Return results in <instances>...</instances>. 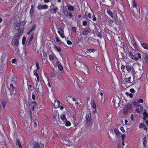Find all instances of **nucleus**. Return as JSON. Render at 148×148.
<instances>
[{
	"mask_svg": "<svg viewBox=\"0 0 148 148\" xmlns=\"http://www.w3.org/2000/svg\"><path fill=\"white\" fill-rule=\"evenodd\" d=\"M144 115L143 119L146 124L148 125V114L146 112H144L143 113Z\"/></svg>",
	"mask_w": 148,
	"mask_h": 148,
	"instance_id": "nucleus-11",
	"label": "nucleus"
},
{
	"mask_svg": "<svg viewBox=\"0 0 148 148\" xmlns=\"http://www.w3.org/2000/svg\"><path fill=\"white\" fill-rule=\"evenodd\" d=\"M91 107L93 109H95L96 107V105L94 101L93 100L91 102Z\"/></svg>",
	"mask_w": 148,
	"mask_h": 148,
	"instance_id": "nucleus-25",
	"label": "nucleus"
},
{
	"mask_svg": "<svg viewBox=\"0 0 148 148\" xmlns=\"http://www.w3.org/2000/svg\"><path fill=\"white\" fill-rule=\"evenodd\" d=\"M133 104L135 106L137 107L140 105L139 103V101L138 100H136L135 101L133 102Z\"/></svg>",
	"mask_w": 148,
	"mask_h": 148,
	"instance_id": "nucleus-24",
	"label": "nucleus"
},
{
	"mask_svg": "<svg viewBox=\"0 0 148 148\" xmlns=\"http://www.w3.org/2000/svg\"><path fill=\"white\" fill-rule=\"evenodd\" d=\"M137 55H138V59H141V54L140 53H139V52L138 53Z\"/></svg>",
	"mask_w": 148,
	"mask_h": 148,
	"instance_id": "nucleus-56",
	"label": "nucleus"
},
{
	"mask_svg": "<svg viewBox=\"0 0 148 148\" xmlns=\"http://www.w3.org/2000/svg\"><path fill=\"white\" fill-rule=\"evenodd\" d=\"M139 127V128L140 129L143 128L145 130L146 129V125L142 123L140 124Z\"/></svg>",
	"mask_w": 148,
	"mask_h": 148,
	"instance_id": "nucleus-23",
	"label": "nucleus"
},
{
	"mask_svg": "<svg viewBox=\"0 0 148 148\" xmlns=\"http://www.w3.org/2000/svg\"><path fill=\"white\" fill-rule=\"evenodd\" d=\"M120 129L121 131L123 132H125V130H124V128L123 127H121L120 128Z\"/></svg>",
	"mask_w": 148,
	"mask_h": 148,
	"instance_id": "nucleus-64",
	"label": "nucleus"
},
{
	"mask_svg": "<svg viewBox=\"0 0 148 148\" xmlns=\"http://www.w3.org/2000/svg\"><path fill=\"white\" fill-rule=\"evenodd\" d=\"M36 65L37 67V69L36 70H38V71L40 67L39 66V63L38 62H36Z\"/></svg>",
	"mask_w": 148,
	"mask_h": 148,
	"instance_id": "nucleus-51",
	"label": "nucleus"
},
{
	"mask_svg": "<svg viewBox=\"0 0 148 148\" xmlns=\"http://www.w3.org/2000/svg\"><path fill=\"white\" fill-rule=\"evenodd\" d=\"M59 31H60L62 32L63 33H64V30L63 28H62L61 27H58V29Z\"/></svg>",
	"mask_w": 148,
	"mask_h": 148,
	"instance_id": "nucleus-49",
	"label": "nucleus"
},
{
	"mask_svg": "<svg viewBox=\"0 0 148 148\" xmlns=\"http://www.w3.org/2000/svg\"><path fill=\"white\" fill-rule=\"evenodd\" d=\"M126 69L128 72L131 71V67L129 65L126 66Z\"/></svg>",
	"mask_w": 148,
	"mask_h": 148,
	"instance_id": "nucleus-35",
	"label": "nucleus"
},
{
	"mask_svg": "<svg viewBox=\"0 0 148 148\" xmlns=\"http://www.w3.org/2000/svg\"><path fill=\"white\" fill-rule=\"evenodd\" d=\"M16 144L19 148H23L21 144V142L18 139H16Z\"/></svg>",
	"mask_w": 148,
	"mask_h": 148,
	"instance_id": "nucleus-15",
	"label": "nucleus"
},
{
	"mask_svg": "<svg viewBox=\"0 0 148 148\" xmlns=\"http://www.w3.org/2000/svg\"><path fill=\"white\" fill-rule=\"evenodd\" d=\"M1 103H2V107L5 109V106H6V103L4 101H2V102H1Z\"/></svg>",
	"mask_w": 148,
	"mask_h": 148,
	"instance_id": "nucleus-40",
	"label": "nucleus"
},
{
	"mask_svg": "<svg viewBox=\"0 0 148 148\" xmlns=\"http://www.w3.org/2000/svg\"><path fill=\"white\" fill-rule=\"evenodd\" d=\"M125 94L127 96H129L130 98L133 97V95L131 93L128 92H126Z\"/></svg>",
	"mask_w": 148,
	"mask_h": 148,
	"instance_id": "nucleus-41",
	"label": "nucleus"
},
{
	"mask_svg": "<svg viewBox=\"0 0 148 148\" xmlns=\"http://www.w3.org/2000/svg\"><path fill=\"white\" fill-rule=\"evenodd\" d=\"M132 45H133L135 49H136V43L135 42V41L134 40H132Z\"/></svg>",
	"mask_w": 148,
	"mask_h": 148,
	"instance_id": "nucleus-43",
	"label": "nucleus"
},
{
	"mask_svg": "<svg viewBox=\"0 0 148 148\" xmlns=\"http://www.w3.org/2000/svg\"><path fill=\"white\" fill-rule=\"evenodd\" d=\"M114 132L118 136H120L121 135V134L119 130H114Z\"/></svg>",
	"mask_w": 148,
	"mask_h": 148,
	"instance_id": "nucleus-32",
	"label": "nucleus"
},
{
	"mask_svg": "<svg viewBox=\"0 0 148 148\" xmlns=\"http://www.w3.org/2000/svg\"><path fill=\"white\" fill-rule=\"evenodd\" d=\"M83 65L84 66L83 67L84 73L86 75H88L89 73L88 67L85 64H83Z\"/></svg>",
	"mask_w": 148,
	"mask_h": 148,
	"instance_id": "nucleus-12",
	"label": "nucleus"
},
{
	"mask_svg": "<svg viewBox=\"0 0 148 148\" xmlns=\"http://www.w3.org/2000/svg\"><path fill=\"white\" fill-rule=\"evenodd\" d=\"M83 16L84 18H85L87 21H90L89 19L91 18V15L90 13L87 12L85 13V15Z\"/></svg>",
	"mask_w": 148,
	"mask_h": 148,
	"instance_id": "nucleus-9",
	"label": "nucleus"
},
{
	"mask_svg": "<svg viewBox=\"0 0 148 148\" xmlns=\"http://www.w3.org/2000/svg\"><path fill=\"white\" fill-rule=\"evenodd\" d=\"M26 39V38L24 36V37H23V39H22V44L23 45H24L25 43Z\"/></svg>",
	"mask_w": 148,
	"mask_h": 148,
	"instance_id": "nucleus-42",
	"label": "nucleus"
},
{
	"mask_svg": "<svg viewBox=\"0 0 148 148\" xmlns=\"http://www.w3.org/2000/svg\"><path fill=\"white\" fill-rule=\"evenodd\" d=\"M68 17H69V18H71L73 17V15L71 13L69 12Z\"/></svg>",
	"mask_w": 148,
	"mask_h": 148,
	"instance_id": "nucleus-47",
	"label": "nucleus"
},
{
	"mask_svg": "<svg viewBox=\"0 0 148 148\" xmlns=\"http://www.w3.org/2000/svg\"><path fill=\"white\" fill-rule=\"evenodd\" d=\"M72 29L73 32L75 33L76 31V29L75 27H72Z\"/></svg>",
	"mask_w": 148,
	"mask_h": 148,
	"instance_id": "nucleus-55",
	"label": "nucleus"
},
{
	"mask_svg": "<svg viewBox=\"0 0 148 148\" xmlns=\"http://www.w3.org/2000/svg\"><path fill=\"white\" fill-rule=\"evenodd\" d=\"M108 23L110 24H112L113 23V21L112 20L110 19L108 21Z\"/></svg>",
	"mask_w": 148,
	"mask_h": 148,
	"instance_id": "nucleus-60",
	"label": "nucleus"
},
{
	"mask_svg": "<svg viewBox=\"0 0 148 148\" xmlns=\"http://www.w3.org/2000/svg\"><path fill=\"white\" fill-rule=\"evenodd\" d=\"M33 124H34V127H36L37 126V124L36 122V121L34 122Z\"/></svg>",
	"mask_w": 148,
	"mask_h": 148,
	"instance_id": "nucleus-63",
	"label": "nucleus"
},
{
	"mask_svg": "<svg viewBox=\"0 0 148 148\" xmlns=\"http://www.w3.org/2000/svg\"><path fill=\"white\" fill-rule=\"evenodd\" d=\"M54 49L58 52H60L61 51V49L60 47H58L56 46H54Z\"/></svg>",
	"mask_w": 148,
	"mask_h": 148,
	"instance_id": "nucleus-27",
	"label": "nucleus"
},
{
	"mask_svg": "<svg viewBox=\"0 0 148 148\" xmlns=\"http://www.w3.org/2000/svg\"><path fill=\"white\" fill-rule=\"evenodd\" d=\"M92 18L93 20L94 21H96L97 20V18H96L95 15H93L92 16Z\"/></svg>",
	"mask_w": 148,
	"mask_h": 148,
	"instance_id": "nucleus-57",
	"label": "nucleus"
},
{
	"mask_svg": "<svg viewBox=\"0 0 148 148\" xmlns=\"http://www.w3.org/2000/svg\"><path fill=\"white\" fill-rule=\"evenodd\" d=\"M98 95H100L101 97V100H102L103 98V92H102V90L99 91L98 93Z\"/></svg>",
	"mask_w": 148,
	"mask_h": 148,
	"instance_id": "nucleus-30",
	"label": "nucleus"
},
{
	"mask_svg": "<svg viewBox=\"0 0 148 148\" xmlns=\"http://www.w3.org/2000/svg\"><path fill=\"white\" fill-rule=\"evenodd\" d=\"M128 53L129 56L131 59L136 61L138 60V58L136 57L131 51H130Z\"/></svg>",
	"mask_w": 148,
	"mask_h": 148,
	"instance_id": "nucleus-7",
	"label": "nucleus"
},
{
	"mask_svg": "<svg viewBox=\"0 0 148 148\" xmlns=\"http://www.w3.org/2000/svg\"><path fill=\"white\" fill-rule=\"evenodd\" d=\"M66 6L68 10L71 12H73L75 10L74 8L69 4H67Z\"/></svg>",
	"mask_w": 148,
	"mask_h": 148,
	"instance_id": "nucleus-16",
	"label": "nucleus"
},
{
	"mask_svg": "<svg viewBox=\"0 0 148 148\" xmlns=\"http://www.w3.org/2000/svg\"><path fill=\"white\" fill-rule=\"evenodd\" d=\"M58 69L60 71H62L63 69V66L60 64H58Z\"/></svg>",
	"mask_w": 148,
	"mask_h": 148,
	"instance_id": "nucleus-37",
	"label": "nucleus"
},
{
	"mask_svg": "<svg viewBox=\"0 0 148 148\" xmlns=\"http://www.w3.org/2000/svg\"><path fill=\"white\" fill-rule=\"evenodd\" d=\"M20 23H16V24H15L14 27L15 29L16 30H18V32L17 33H18L20 31H19L21 29H23V32H22V34L23 33V27H20Z\"/></svg>",
	"mask_w": 148,
	"mask_h": 148,
	"instance_id": "nucleus-10",
	"label": "nucleus"
},
{
	"mask_svg": "<svg viewBox=\"0 0 148 148\" xmlns=\"http://www.w3.org/2000/svg\"><path fill=\"white\" fill-rule=\"evenodd\" d=\"M56 41L58 42V43L60 45H62L63 44V43L61 42V41L57 37H56Z\"/></svg>",
	"mask_w": 148,
	"mask_h": 148,
	"instance_id": "nucleus-29",
	"label": "nucleus"
},
{
	"mask_svg": "<svg viewBox=\"0 0 148 148\" xmlns=\"http://www.w3.org/2000/svg\"><path fill=\"white\" fill-rule=\"evenodd\" d=\"M35 92H33L32 93V99L34 100L35 99Z\"/></svg>",
	"mask_w": 148,
	"mask_h": 148,
	"instance_id": "nucleus-48",
	"label": "nucleus"
},
{
	"mask_svg": "<svg viewBox=\"0 0 148 148\" xmlns=\"http://www.w3.org/2000/svg\"><path fill=\"white\" fill-rule=\"evenodd\" d=\"M23 31V29H21L19 31L20 32L18 33H16L13 37L12 40L11 44L14 46L15 50H17V51H19V49L18 48H16V47L18 46L19 45V40L22 34Z\"/></svg>",
	"mask_w": 148,
	"mask_h": 148,
	"instance_id": "nucleus-1",
	"label": "nucleus"
},
{
	"mask_svg": "<svg viewBox=\"0 0 148 148\" xmlns=\"http://www.w3.org/2000/svg\"><path fill=\"white\" fill-rule=\"evenodd\" d=\"M38 70H35L34 71V75H35V76L36 75H38V74L37 73V71Z\"/></svg>",
	"mask_w": 148,
	"mask_h": 148,
	"instance_id": "nucleus-58",
	"label": "nucleus"
},
{
	"mask_svg": "<svg viewBox=\"0 0 148 148\" xmlns=\"http://www.w3.org/2000/svg\"><path fill=\"white\" fill-rule=\"evenodd\" d=\"M82 29L83 30L82 33L84 36L88 35L90 32V29L89 27H87L86 28H82Z\"/></svg>",
	"mask_w": 148,
	"mask_h": 148,
	"instance_id": "nucleus-4",
	"label": "nucleus"
},
{
	"mask_svg": "<svg viewBox=\"0 0 148 148\" xmlns=\"http://www.w3.org/2000/svg\"><path fill=\"white\" fill-rule=\"evenodd\" d=\"M87 21H85L83 22L82 23V24L83 25L85 26L87 25Z\"/></svg>",
	"mask_w": 148,
	"mask_h": 148,
	"instance_id": "nucleus-59",
	"label": "nucleus"
},
{
	"mask_svg": "<svg viewBox=\"0 0 148 148\" xmlns=\"http://www.w3.org/2000/svg\"><path fill=\"white\" fill-rule=\"evenodd\" d=\"M36 27V25L35 24H34L33 26H32V27L31 28V29H30V30L32 32L34 31Z\"/></svg>",
	"mask_w": 148,
	"mask_h": 148,
	"instance_id": "nucleus-36",
	"label": "nucleus"
},
{
	"mask_svg": "<svg viewBox=\"0 0 148 148\" xmlns=\"http://www.w3.org/2000/svg\"><path fill=\"white\" fill-rule=\"evenodd\" d=\"M11 92V95L12 98H15L17 96V93L16 91L13 92Z\"/></svg>",
	"mask_w": 148,
	"mask_h": 148,
	"instance_id": "nucleus-22",
	"label": "nucleus"
},
{
	"mask_svg": "<svg viewBox=\"0 0 148 148\" xmlns=\"http://www.w3.org/2000/svg\"><path fill=\"white\" fill-rule=\"evenodd\" d=\"M61 119L63 121L64 123H66L67 121L65 117V115L64 114H63L60 116Z\"/></svg>",
	"mask_w": 148,
	"mask_h": 148,
	"instance_id": "nucleus-20",
	"label": "nucleus"
},
{
	"mask_svg": "<svg viewBox=\"0 0 148 148\" xmlns=\"http://www.w3.org/2000/svg\"><path fill=\"white\" fill-rule=\"evenodd\" d=\"M147 138L145 136L143 138V146H144L145 147H146V145L147 143Z\"/></svg>",
	"mask_w": 148,
	"mask_h": 148,
	"instance_id": "nucleus-21",
	"label": "nucleus"
},
{
	"mask_svg": "<svg viewBox=\"0 0 148 148\" xmlns=\"http://www.w3.org/2000/svg\"><path fill=\"white\" fill-rule=\"evenodd\" d=\"M131 79V77H130L128 78H125L124 79L126 82L128 83H131V81L130 80Z\"/></svg>",
	"mask_w": 148,
	"mask_h": 148,
	"instance_id": "nucleus-33",
	"label": "nucleus"
},
{
	"mask_svg": "<svg viewBox=\"0 0 148 148\" xmlns=\"http://www.w3.org/2000/svg\"><path fill=\"white\" fill-rule=\"evenodd\" d=\"M24 53H25V56L28 55V54L27 53L26 51V48L25 47L24 49Z\"/></svg>",
	"mask_w": 148,
	"mask_h": 148,
	"instance_id": "nucleus-54",
	"label": "nucleus"
},
{
	"mask_svg": "<svg viewBox=\"0 0 148 148\" xmlns=\"http://www.w3.org/2000/svg\"><path fill=\"white\" fill-rule=\"evenodd\" d=\"M33 37H34L33 35H32L29 39V42L31 41L32 40L33 38Z\"/></svg>",
	"mask_w": 148,
	"mask_h": 148,
	"instance_id": "nucleus-61",
	"label": "nucleus"
},
{
	"mask_svg": "<svg viewBox=\"0 0 148 148\" xmlns=\"http://www.w3.org/2000/svg\"><path fill=\"white\" fill-rule=\"evenodd\" d=\"M65 125L66 126H69L70 125L71 123L69 121H66V122Z\"/></svg>",
	"mask_w": 148,
	"mask_h": 148,
	"instance_id": "nucleus-50",
	"label": "nucleus"
},
{
	"mask_svg": "<svg viewBox=\"0 0 148 148\" xmlns=\"http://www.w3.org/2000/svg\"><path fill=\"white\" fill-rule=\"evenodd\" d=\"M13 88H14V86H13V85L12 84H11L10 85V90H12V91Z\"/></svg>",
	"mask_w": 148,
	"mask_h": 148,
	"instance_id": "nucleus-53",
	"label": "nucleus"
},
{
	"mask_svg": "<svg viewBox=\"0 0 148 148\" xmlns=\"http://www.w3.org/2000/svg\"><path fill=\"white\" fill-rule=\"evenodd\" d=\"M32 148H44V145L42 143H34L32 144Z\"/></svg>",
	"mask_w": 148,
	"mask_h": 148,
	"instance_id": "nucleus-5",
	"label": "nucleus"
},
{
	"mask_svg": "<svg viewBox=\"0 0 148 148\" xmlns=\"http://www.w3.org/2000/svg\"><path fill=\"white\" fill-rule=\"evenodd\" d=\"M48 8V6L47 5L39 4L37 7V8L39 10H46Z\"/></svg>",
	"mask_w": 148,
	"mask_h": 148,
	"instance_id": "nucleus-6",
	"label": "nucleus"
},
{
	"mask_svg": "<svg viewBox=\"0 0 148 148\" xmlns=\"http://www.w3.org/2000/svg\"><path fill=\"white\" fill-rule=\"evenodd\" d=\"M96 67L97 71L98 72L100 73L101 71H102V70L101 69L100 67L97 66H96Z\"/></svg>",
	"mask_w": 148,
	"mask_h": 148,
	"instance_id": "nucleus-38",
	"label": "nucleus"
},
{
	"mask_svg": "<svg viewBox=\"0 0 148 148\" xmlns=\"http://www.w3.org/2000/svg\"><path fill=\"white\" fill-rule=\"evenodd\" d=\"M91 114L90 112H87L86 116V119L87 123H90L91 121Z\"/></svg>",
	"mask_w": 148,
	"mask_h": 148,
	"instance_id": "nucleus-8",
	"label": "nucleus"
},
{
	"mask_svg": "<svg viewBox=\"0 0 148 148\" xmlns=\"http://www.w3.org/2000/svg\"><path fill=\"white\" fill-rule=\"evenodd\" d=\"M12 81L13 82V83H16V78L15 77H13L12 79Z\"/></svg>",
	"mask_w": 148,
	"mask_h": 148,
	"instance_id": "nucleus-39",
	"label": "nucleus"
},
{
	"mask_svg": "<svg viewBox=\"0 0 148 148\" xmlns=\"http://www.w3.org/2000/svg\"><path fill=\"white\" fill-rule=\"evenodd\" d=\"M53 106L55 108H58L60 107V102L58 100L55 101L54 103Z\"/></svg>",
	"mask_w": 148,
	"mask_h": 148,
	"instance_id": "nucleus-14",
	"label": "nucleus"
},
{
	"mask_svg": "<svg viewBox=\"0 0 148 148\" xmlns=\"http://www.w3.org/2000/svg\"><path fill=\"white\" fill-rule=\"evenodd\" d=\"M137 107V108L136 109L135 111H137L138 113L140 114L141 111L143 109L142 107L140 105Z\"/></svg>",
	"mask_w": 148,
	"mask_h": 148,
	"instance_id": "nucleus-18",
	"label": "nucleus"
},
{
	"mask_svg": "<svg viewBox=\"0 0 148 148\" xmlns=\"http://www.w3.org/2000/svg\"><path fill=\"white\" fill-rule=\"evenodd\" d=\"M49 58L50 60L52 62L54 65L58 64V62L57 60V58L54 54L49 55Z\"/></svg>",
	"mask_w": 148,
	"mask_h": 148,
	"instance_id": "nucleus-3",
	"label": "nucleus"
},
{
	"mask_svg": "<svg viewBox=\"0 0 148 148\" xmlns=\"http://www.w3.org/2000/svg\"><path fill=\"white\" fill-rule=\"evenodd\" d=\"M140 43L144 49L148 50V45L147 43H143L142 42H140Z\"/></svg>",
	"mask_w": 148,
	"mask_h": 148,
	"instance_id": "nucleus-17",
	"label": "nucleus"
},
{
	"mask_svg": "<svg viewBox=\"0 0 148 148\" xmlns=\"http://www.w3.org/2000/svg\"><path fill=\"white\" fill-rule=\"evenodd\" d=\"M143 57L144 58L145 64L148 66V54L147 53H144Z\"/></svg>",
	"mask_w": 148,
	"mask_h": 148,
	"instance_id": "nucleus-13",
	"label": "nucleus"
},
{
	"mask_svg": "<svg viewBox=\"0 0 148 148\" xmlns=\"http://www.w3.org/2000/svg\"><path fill=\"white\" fill-rule=\"evenodd\" d=\"M107 13L109 15L112 17V18H113L114 16L112 12L110 10H107Z\"/></svg>",
	"mask_w": 148,
	"mask_h": 148,
	"instance_id": "nucleus-26",
	"label": "nucleus"
},
{
	"mask_svg": "<svg viewBox=\"0 0 148 148\" xmlns=\"http://www.w3.org/2000/svg\"><path fill=\"white\" fill-rule=\"evenodd\" d=\"M95 51V49H87V53L91 52H94Z\"/></svg>",
	"mask_w": 148,
	"mask_h": 148,
	"instance_id": "nucleus-34",
	"label": "nucleus"
},
{
	"mask_svg": "<svg viewBox=\"0 0 148 148\" xmlns=\"http://www.w3.org/2000/svg\"><path fill=\"white\" fill-rule=\"evenodd\" d=\"M130 118L132 121H134V115H133V114H131V116H130Z\"/></svg>",
	"mask_w": 148,
	"mask_h": 148,
	"instance_id": "nucleus-62",
	"label": "nucleus"
},
{
	"mask_svg": "<svg viewBox=\"0 0 148 148\" xmlns=\"http://www.w3.org/2000/svg\"><path fill=\"white\" fill-rule=\"evenodd\" d=\"M69 12H68L67 10H65L64 12V15L66 17L68 16V15Z\"/></svg>",
	"mask_w": 148,
	"mask_h": 148,
	"instance_id": "nucleus-46",
	"label": "nucleus"
},
{
	"mask_svg": "<svg viewBox=\"0 0 148 148\" xmlns=\"http://www.w3.org/2000/svg\"><path fill=\"white\" fill-rule=\"evenodd\" d=\"M58 33L60 34L61 36L63 38H64V35L63 34V33L62 32V33H61L60 31L58 30Z\"/></svg>",
	"mask_w": 148,
	"mask_h": 148,
	"instance_id": "nucleus-44",
	"label": "nucleus"
},
{
	"mask_svg": "<svg viewBox=\"0 0 148 148\" xmlns=\"http://www.w3.org/2000/svg\"><path fill=\"white\" fill-rule=\"evenodd\" d=\"M132 3L133 6L131 8L133 9L134 10H132V11L133 12H134V10H136V14L137 15H140V12L139 6L137 4L135 0H132Z\"/></svg>",
	"mask_w": 148,
	"mask_h": 148,
	"instance_id": "nucleus-2",
	"label": "nucleus"
},
{
	"mask_svg": "<svg viewBox=\"0 0 148 148\" xmlns=\"http://www.w3.org/2000/svg\"><path fill=\"white\" fill-rule=\"evenodd\" d=\"M69 12H68L67 10H65L64 12V15L66 17L68 16V15Z\"/></svg>",
	"mask_w": 148,
	"mask_h": 148,
	"instance_id": "nucleus-45",
	"label": "nucleus"
},
{
	"mask_svg": "<svg viewBox=\"0 0 148 148\" xmlns=\"http://www.w3.org/2000/svg\"><path fill=\"white\" fill-rule=\"evenodd\" d=\"M126 138L124 134H121L122 141H124V139Z\"/></svg>",
	"mask_w": 148,
	"mask_h": 148,
	"instance_id": "nucleus-52",
	"label": "nucleus"
},
{
	"mask_svg": "<svg viewBox=\"0 0 148 148\" xmlns=\"http://www.w3.org/2000/svg\"><path fill=\"white\" fill-rule=\"evenodd\" d=\"M32 103L33 104L32 110L34 111V109L36 107V103L35 101L32 102Z\"/></svg>",
	"mask_w": 148,
	"mask_h": 148,
	"instance_id": "nucleus-31",
	"label": "nucleus"
},
{
	"mask_svg": "<svg viewBox=\"0 0 148 148\" xmlns=\"http://www.w3.org/2000/svg\"><path fill=\"white\" fill-rule=\"evenodd\" d=\"M51 11H52V13L56 14L57 11L58 10V8L57 7H54L53 8L51 9Z\"/></svg>",
	"mask_w": 148,
	"mask_h": 148,
	"instance_id": "nucleus-19",
	"label": "nucleus"
},
{
	"mask_svg": "<svg viewBox=\"0 0 148 148\" xmlns=\"http://www.w3.org/2000/svg\"><path fill=\"white\" fill-rule=\"evenodd\" d=\"M34 5H32L31 7L30 10V11L29 12L31 14H33L34 12Z\"/></svg>",
	"mask_w": 148,
	"mask_h": 148,
	"instance_id": "nucleus-28",
	"label": "nucleus"
}]
</instances>
